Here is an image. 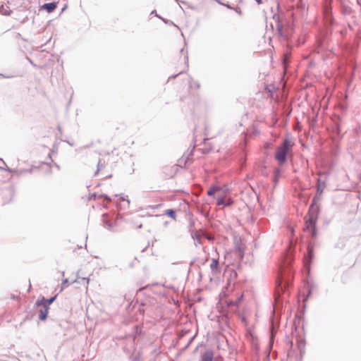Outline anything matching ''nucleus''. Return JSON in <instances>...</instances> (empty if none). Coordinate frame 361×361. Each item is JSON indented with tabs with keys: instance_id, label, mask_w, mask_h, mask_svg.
Segmentation results:
<instances>
[{
	"instance_id": "6e6552de",
	"label": "nucleus",
	"mask_w": 361,
	"mask_h": 361,
	"mask_svg": "<svg viewBox=\"0 0 361 361\" xmlns=\"http://www.w3.org/2000/svg\"><path fill=\"white\" fill-rule=\"evenodd\" d=\"M326 188V183L324 180H322L321 178H318L317 183V192L319 194H322Z\"/></svg>"
},
{
	"instance_id": "cd10ccee",
	"label": "nucleus",
	"mask_w": 361,
	"mask_h": 361,
	"mask_svg": "<svg viewBox=\"0 0 361 361\" xmlns=\"http://www.w3.org/2000/svg\"><path fill=\"white\" fill-rule=\"evenodd\" d=\"M40 306L44 307V297H42L39 300H37L35 302V307H40Z\"/></svg>"
},
{
	"instance_id": "864d4df0",
	"label": "nucleus",
	"mask_w": 361,
	"mask_h": 361,
	"mask_svg": "<svg viewBox=\"0 0 361 361\" xmlns=\"http://www.w3.org/2000/svg\"><path fill=\"white\" fill-rule=\"evenodd\" d=\"M28 60L33 66H36V65L34 63V62H32L31 59H28Z\"/></svg>"
},
{
	"instance_id": "c85d7f7f",
	"label": "nucleus",
	"mask_w": 361,
	"mask_h": 361,
	"mask_svg": "<svg viewBox=\"0 0 361 361\" xmlns=\"http://www.w3.org/2000/svg\"><path fill=\"white\" fill-rule=\"evenodd\" d=\"M104 167V164L102 163V160L99 159V161H98V164H97V171L95 172V175H97L99 171Z\"/></svg>"
},
{
	"instance_id": "e2e57ef3",
	"label": "nucleus",
	"mask_w": 361,
	"mask_h": 361,
	"mask_svg": "<svg viewBox=\"0 0 361 361\" xmlns=\"http://www.w3.org/2000/svg\"><path fill=\"white\" fill-rule=\"evenodd\" d=\"M68 145H70L71 146H73V143H71L69 141H66Z\"/></svg>"
},
{
	"instance_id": "e433bc0d",
	"label": "nucleus",
	"mask_w": 361,
	"mask_h": 361,
	"mask_svg": "<svg viewBox=\"0 0 361 361\" xmlns=\"http://www.w3.org/2000/svg\"><path fill=\"white\" fill-rule=\"evenodd\" d=\"M184 72H185V71H180L178 73H177V74L172 75L171 76H170V77L169 78V79H171V78H176L177 76H178L179 75L183 74Z\"/></svg>"
},
{
	"instance_id": "4d7b16f0",
	"label": "nucleus",
	"mask_w": 361,
	"mask_h": 361,
	"mask_svg": "<svg viewBox=\"0 0 361 361\" xmlns=\"http://www.w3.org/2000/svg\"><path fill=\"white\" fill-rule=\"evenodd\" d=\"M66 8H67V5L66 4V5H64V6H63V8H62V12H63L65 9H66Z\"/></svg>"
},
{
	"instance_id": "c756f323",
	"label": "nucleus",
	"mask_w": 361,
	"mask_h": 361,
	"mask_svg": "<svg viewBox=\"0 0 361 361\" xmlns=\"http://www.w3.org/2000/svg\"><path fill=\"white\" fill-rule=\"evenodd\" d=\"M322 194H319L318 192H317L316 195L313 197L312 202H314V204H317V201H319L321 199Z\"/></svg>"
},
{
	"instance_id": "7ed1b4c3",
	"label": "nucleus",
	"mask_w": 361,
	"mask_h": 361,
	"mask_svg": "<svg viewBox=\"0 0 361 361\" xmlns=\"http://www.w3.org/2000/svg\"><path fill=\"white\" fill-rule=\"evenodd\" d=\"M290 281L283 276H280L276 281V300H278L280 295L284 293L289 288Z\"/></svg>"
},
{
	"instance_id": "ddd939ff",
	"label": "nucleus",
	"mask_w": 361,
	"mask_h": 361,
	"mask_svg": "<svg viewBox=\"0 0 361 361\" xmlns=\"http://www.w3.org/2000/svg\"><path fill=\"white\" fill-rule=\"evenodd\" d=\"M325 23L329 26H332L334 24V18L333 14L324 16Z\"/></svg>"
},
{
	"instance_id": "4c0bfd02",
	"label": "nucleus",
	"mask_w": 361,
	"mask_h": 361,
	"mask_svg": "<svg viewBox=\"0 0 361 361\" xmlns=\"http://www.w3.org/2000/svg\"><path fill=\"white\" fill-rule=\"evenodd\" d=\"M233 10H234V11H235V13H237L238 15H240V16H241V15H242V11H241V9H240V7H235V8H234V9H233Z\"/></svg>"
},
{
	"instance_id": "58836bf2",
	"label": "nucleus",
	"mask_w": 361,
	"mask_h": 361,
	"mask_svg": "<svg viewBox=\"0 0 361 361\" xmlns=\"http://www.w3.org/2000/svg\"><path fill=\"white\" fill-rule=\"evenodd\" d=\"M70 285V282L68 281V279H63V281H62V286H69Z\"/></svg>"
},
{
	"instance_id": "f704fd0d",
	"label": "nucleus",
	"mask_w": 361,
	"mask_h": 361,
	"mask_svg": "<svg viewBox=\"0 0 361 361\" xmlns=\"http://www.w3.org/2000/svg\"><path fill=\"white\" fill-rule=\"evenodd\" d=\"M184 61H185V63L186 64L187 68H188L189 59H188V51H186V54L184 56Z\"/></svg>"
},
{
	"instance_id": "0eeeda50",
	"label": "nucleus",
	"mask_w": 361,
	"mask_h": 361,
	"mask_svg": "<svg viewBox=\"0 0 361 361\" xmlns=\"http://www.w3.org/2000/svg\"><path fill=\"white\" fill-rule=\"evenodd\" d=\"M214 353L212 350H207L202 355V361H213Z\"/></svg>"
},
{
	"instance_id": "4be33fe9",
	"label": "nucleus",
	"mask_w": 361,
	"mask_h": 361,
	"mask_svg": "<svg viewBox=\"0 0 361 361\" xmlns=\"http://www.w3.org/2000/svg\"><path fill=\"white\" fill-rule=\"evenodd\" d=\"M235 252L236 255L240 258L243 259L244 257L243 250L239 247V245L235 246Z\"/></svg>"
},
{
	"instance_id": "052dcab7",
	"label": "nucleus",
	"mask_w": 361,
	"mask_h": 361,
	"mask_svg": "<svg viewBox=\"0 0 361 361\" xmlns=\"http://www.w3.org/2000/svg\"><path fill=\"white\" fill-rule=\"evenodd\" d=\"M4 9V6H0V13H1L2 10Z\"/></svg>"
},
{
	"instance_id": "5fc2aeb1",
	"label": "nucleus",
	"mask_w": 361,
	"mask_h": 361,
	"mask_svg": "<svg viewBox=\"0 0 361 361\" xmlns=\"http://www.w3.org/2000/svg\"><path fill=\"white\" fill-rule=\"evenodd\" d=\"M256 2L258 4H260L262 3V0H255Z\"/></svg>"
},
{
	"instance_id": "6ab92c4d",
	"label": "nucleus",
	"mask_w": 361,
	"mask_h": 361,
	"mask_svg": "<svg viewBox=\"0 0 361 361\" xmlns=\"http://www.w3.org/2000/svg\"><path fill=\"white\" fill-rule=\"evenodd\" d=\"M219 266V259L216 258H213L212 260V264L210 265V269L212 271H215Z\"/></svg>"
},
{
	"instance_id": "7c9ffc66",
	"label": "nucleus",
	"mask_w": 361,
	"mask_h": 361,
	"mask_svg": "<svg viewBox=\"0 0 361 361\" xmlns=\"http://www.w3.org/2000/svg\"><path fill=\"white\" fill-rule=\"evenodd\" d=\"M233 203H234V200L231 197H229L227 200H225V207H229V206L232 205Z\"/></svg>"
},
{
	"instance_id": "9b49d317",
	"label": "nucleus",
	"mask_w": 361,
	"mask_h": 361,
	"mask_svg": "<svg viewBox=\"0 0 361 361\" xmlns=\"http://www.w3.org/2000/svg\"><path fill=\"white\" fill-rule=\"evenodd\" d=\"M281 176V169H279V168L275 169V170H274V178H273V182L274 183V185H277Z\"/></svg>"
},
{
	"instance_id": "a19ab883",
	"label": "nucleus",
	"mask_w": 361,
	"mask_h": 361,
	"mask_svg": "<svg viewBox=\"0 0 361 361\" xmlns=\"http://www.w3.org/2000/svg\"><path fill=\"white\" fill-rule=\"evenodd\" d=\"M0 77L4 78H13V75H5L3 73H0Z\"/></svg>"
},
{
	"instance_id": "de8ad7c7",
	"label": "nucleus",
	"mask_w": 361,
	"mask_h": 361,
	"mask_svg": "<svg viewBox=\"0 0 361 361\" xmlns=\"http://www.w3.org/2000/svg\"><path fill=\"white\" fill-rule=\"evenodd\" d=\"M181 2H182L183 4L188 5L190 8H193V7H192V6H190L188 2L185 1H182Z\"/></svg>"
},
{
	"instance_id": "5701e85b",
	"label": "nucleus",
	"mask_w": 361,
	"mask_h": 361,
	"mask_svg": "<svg viewBox=\"0 0 361 361\" xmlns=\"http://www.w3.org/2000/svg\"><path fill=\"white\" fill-rule=\"evenodd\" d=\"M189 87L190 88L195 87L196 88L199 89L200 87V84L198 81L193 80V79L191 78V80L190 81Z\"/></svg>"
},
{
	"instance_id": "338daca9",
	"label": "nucleus",
	"mask_w": 361,
	"mask_h": 361,
	"mask_svg": "<svg viewBox=\"0 0 361 361\" xmlns=\"http://www.w3.org/2000/svg\"><path fill=\"white\" fill-rule=\"evenodd\" d=\"M229 304L234 306V301H231Z\"/></svg>"
},
{
	"instance_id": "79ce46f5",
	"label": "nucleus",
	"mask_w": 361,
	"mask_h": 361,
	"mask_svg": "<svg viewBox=\"0 0 361 361\" xmlns=\"http://www.w3.org/2000/svg\"><path fill=\"white\" fill-rule=\"evenodd\" d=\"M193 339H194V336H193V337H192V338L190 339V341H189V342L188 343V344L186 345L185 348H188V347L190 345V343H191V342L193 341Z\"/></svg>"
},
{
	"instance_id": "f03ea898",
	"label": "nucleus",
	"mask_w": 361,
	"mask_h": 361,
	"mask_svg": "<svg viewBox=\"0 0 361 361\" xmlns=\"http://www.w3.org/2000/svg\"><path fill=\"white\" fill-rule=\"evenodd\" d=\"M293 143L289 137L283 139L280 145L277 147L275 153V159L279 165H283L287 159L288 154L292 151Z\"/></svg>"
},
{
	"instance_id": "49530a36",
	"label": "nucleus",
	"mask_w": 361,
	"mask_h": 361,
	"mask_svg": "<svg viewBox=\"0 0 361 361\" xmlns=\"http://www.w3.org/2000/svg\"><path fill=\"white\" fill-rule=\"evenodd\" d=\"M240 304V301H238L237 300L234 301V306H238Z\"/></svg>"
},
{
	"instance_id": "1a4fd4ad",
	"label": "nucleus",
	"mask_w": 361,
	"mask_h": 361,
	"mask_svg": "<svg viewBox=\"0 0 361 361\" xmlns=\"http://www.w3.org/2000/svg\"><path fill=\"white\" fill-rule=\"evenodd\" d=\"M331 2H332V0H329V3H326L324 5V7H323V14H324V16H326V15H329V14H333L332 13Z\"/></svg>"
},
{
	"instance_id": "37998d69",
	"label": "nucleus",
	"mask_w": 361,
	"mask_h": 361,
	"mask_svg": "<svg viewBox=\"0 0 361 361\" xmlns=\"http://www.w3.org/2000/svg\"><path fill=\"white\" fill-rule=\"evenodd\" d=\"M194 225H195V222H194L192 220H191V221H190V225H189L190 228H191L192 227H193V226H194Z\"/></svg>"
},
{
	"instance_id": "f8f14e48",
	"label": "nucleus",
	"mask_w": 361,
	"mask_h": 361,
	"mask_svg": "<svg viewBox=\"0 0 361 361\" xmlns=\"http://www.w3.org/2000/svg\"><path fill=\"white\" fill-rule=\"evenodd\" d=\"M32 170H33L32 168L29 169H17L16 171V175L15 176H16L18 177H20V176H23L25 173H32Z\"/></svg>"
},
{
	"instance_id": "c9c22d12",
	"label": "nucleus",
	"mask_w": 361,
	"mask_h": 361,
	"mask_svg": "<svg viewBox=\"0 0 361 361\" xmlns=\"http://www.w3.org/2000/svg\"><path fill=\"white\" fill-rule=\"evenodd\" d=\"M115 196H116V197H117V196L120 197L121 198V200H123V201H127V202H128V204H130V200L128 199V197H125L123 195V194L115 195Z\"/></svg>"
},
{
	"instance_id": "13d9d810",
	"label": "nucleus",
	"mask_w": 361,
	"mask_h": 361,
	"mask_svg": "<svg viewBox=\"0 0 361 361\" xmlns=\"http://www.w3.org/2000/svg\"><path fill=\"white\" fill-rule=\"evenodd\" d=\"M6 192H8V193H11L12 192V190L11 189H7L6 190Z\"/></svg>"
},
{
	"instance_id": "f257e3e1",
	"label": "nucleus",
	"mask_w": 361,
	"mask_h": 361,
	"mask_svg": "<svg viewBox=\"0 0 361 361\" xmlns=\"http://www.w3.org/2000/svg\"><path fill=\"white\" fill-rule=\"evenodd\" d=\"M319 207L312 202L308 209V218L305 220V231L310 233L311 240L316 239L317 235V221L319 214Z\"/></svg>"
},
{
	"instance_id": "680f3d73",
	"label": "nucleus",
	"mask_w": 361,
	"mask_h": 361,
	"mask_svg": "<svg viewBox=\"0 0 361 361\" xmlns=\"http://www.w3.org/2000/svg\"><path fill=\"white\" fill-rule=\"evenodd\" d=\"M58 130L61 133V127L60 126H58Z\"/></svg>"
},
{
	"instance_id": "ea45409f",
	"label": "nucleus",
	"mask_w": 361,
	"mask_h": 361,
	"mask_svg": "<svg viewBox=\"0 0 361 361\" xmlns=\"http://www.w3.org/2000/svg\"><path fill=\"white\" fill-rule=\"evenodd\" d=\"M224 6H226L228 9H231V10L234 9V7H233L231 5H230L228 4H224Z\"/></svg>"
},
{
	"instance_id": "393cba45",
	"label": "nucleus",
	"mask_w": 361,
	"mask_h": 361,
	"mask_svg": "<svg viewBox=\"0 0 361 361\" xmlns=\"http://www.w3.org/2000/svg\"><path fill=\"white\" fill-rule=\"evenodd\" d=\"M276 31L280 36H283V25L279 22H278L276 24Z\"/></svg>"
},
{
	"instance_id": "4468645a",
	"label": "nucleus",
	"mask_w": 361,
	"mask_h": 361,
	"mask_svg": "<svg viewBox=\"0 0 361 361\" xmlns=\"http://www.w3.org/2000/svg\"><path fill=\"white\" fill-rule=\"evenodd\" d=\"M191 236L193 238V240H195V245H197V243L198 244L201 243V238H200V235H198L197 231H191Z\"/></svg>"
},
{
	"instance_id": "9d476101",
	"label": "nucleus",
	"mask_w": 361,
	"mask_h": 361,
	"mask_svg": "<svg viewBox=\"0 0 361 361\" xmlns=\"http://www.w3.org/2000/svg\"><path fill=\"white\" fill-rule=\"evenodd\" d=\"M341 11L343 15L349 16L353 12V9L350 6L342 3L341 6Z\"/></svg>"
},
{
	"instance_id": "6e6d98bb",
	"label": "nucleus",
	"mask_w": 361,
	"mask_h": 361,
	"mask_svg": "<svg viewBox=\"0 0 361 361\" xmlns=\"http://www.w3.org/2000/svg\"><path fill=\"white\" fill-rule=\"evenodd\" d=\"M145 312V309H139L140 313H143Z\"/></svg>"
},
{
	"instance_id": "2eb2a0df",
	"label": "nucleus",
	"mask_w": 361,
	"mask_h": 361,
	"mask_svg": "<svg viewBox=\"0 0 361 361\" xmlns=\"http://www.w3.org/2000/svg\"><path fill=\"white\" fill-rule=\"evenodd\" d=\"M220 190H221V188L220 187H219L217 185H213L208 190L207 195L209 196H213L216 191H220Z\"/></svg>"
},
{
	"instance_id": "c03bdc74",
	"label": "nucleus",
	"mask_w": 361,
	"mask_h": 361,
	"mask_svg": "<svg viewBox=\"0 0 361 361\" xmlns=\"http://www.w3.org/2000/svg\"><path fill=\"white\" fill-rule=\"evenodd\" d=\"M243 298V295L242 294L240 297L237 298L238 301H240V303L242 302Z\"/></svg>"
},
{
	"instance_id": "aec40b11",
	"label": "nucleus",
	"mask_w": 361,
	"mask_h": 361,
	"mask_svg": "<svg viewBox=\"0 0 361 361\" xmlns=\"http://www.w3.org/2000/svg\"><path fill=\"white\" fill-rule=\"evenodd\" d=\"M166 215H167L169 217L175 219L176 217V211L173 209H169L166 210L165 212Z\"/></svg>"
},
{
	"instance_id": "2f4dec72",
	"label": "nucleus",
	"mask_w": 361,
	"mask_h": 361,
	"mask_svg": "<svg viewBox=\"0 0 361 361\" xmlns=\"http://www.w3.org/2000/svg\"><path fill=\"white\" fill-rule=\"evenodd\" d=\"M3 170L6 171H8L9 173H13V176H15L16 175V171L17 169H11V168L6 167V168H4Z\"/></svg>"
},
{
	"instance_id": "bb28decb",
	"label": "nucleus",
	"mask_w": 361,
	"mask_h": 361,
	"mask_svg": "<svg viewBox=\"0 0 361 361\" xmlns=\"http://www.w3.org/2000/svg\"><path fill=\"white\" fill-rule=\"evenodd\" d=\"M194 149H195V147H193L191 149H188V151L186 152V153L184 154H185L186 159L189 160L190 157L193 155Z\"/></svg>"
},
{
	"instance_id": "3c124183",
	"label": "nucleus",
	"mask_w": 361,
	"mask_h": 361,
	"mask_svg": "<svg viewBox=\"0 0 361 361\" xmlns=\"http://www.w3.org/2000/svg\"><path fill=\"white\" fill-rule=\"evenodd\" d=\"M149 243H148L147 245L145 247H144V248L141 250V252H144V251H145V250L148 247V246H149Z\"/></svg>"
},
{
	"instance_id": "412c9836",
	"label": "nucleus",
	"mask_w": 361,
	"mask_h": 361,
	"mask_svg": "<svg viewBox=\"0 0 361 361\" xmlns=\"http://www.w3.org/2000/svg\"><path fill=\"white\" fill-rule=\"evenodd\" d=\"M216 205L222 206L223 207H225V199L223 196H219L217 197Z\"/></svg>"
},
{
	"instance_id": "09e8293b",
	"label": "nucleus",
	"mask_w": 361,
	"mask_h": 361,
	"mask_svg": "<svg viewBox=\"0 0 361 361\" xmlns=\"http://www.w3.org/2000/svg\"><path fill=\"white\" fill-rule=\"evenodd\" d=\"M215 1H216L218 4H219L220 5H223L224 4V3H223L221 0H214Z\"/></svg>"
},
{
	"instance_id": "72a5a7b5",
	"label": "nucleus",
	"mask_w": 361,
	"mask_h": 361,
	"mask_svg": "<svg viewBox=\"0 0 361 361\" xmlns=\"http://www.w3.org/2000/svg\"><path fill=\"white\" fill-rule=\"evenodd\" d=\"M131 360L132 361H142V360L141 359V357L139 355L133 356L131 357Z\"/></svg>"
},
{
	"instance_id": "603ef678",
	"label": "nucleus",
	"mask_w": 361,
	"mask_h": 361,
	"mask_svg": "<svg viewBox=\"0 0 361 361\" xmlns=\"http://www.w3.org/2000/svg\"><path fill=\"white\" fill-rule=\"evenodd\" d=\"M82 279H83V280H85L87 283H89V281H90L89 278H85V277H84V278H82Z\"/></svg>"
},
{
	"instance_id": "bf43d9fd",
	"label": "nucleus",
	"mask_w": 361,
	"mask_h": 361,
	"mask_svg": "<svg viewBox=\"0 0 361 361\" xmlns=\"http://www.w3.org/2000/svg\"><path fill=\"white\" fill-rule=\"evenodd\" d=\"M140 305H141L142 306H146V305H147L146 302H142L140 303Z\"/></svg>"
},
{
	"instance_id": "f3484780",
	"label": "nucleus",
	"mask_w": 361,
	"mask_h": 361,
	"mask_svg": "<svg viewBox=\"0 0 361 361\" xmlns=\"http://www.w3.org/2000/svg\"><path fill=\"white\" fill-rule=\"evenodd\" d=\"M188 159H186L185 158V154H183L178 161V165L181 167V168H184L185 167V165L188 162Z\"/></svg>"
},
{
	"instance_id": "20e7f679",
	"label": "nucleus",
	"mask_w": 361,
	"mask_h": 361,
	"mask_svg": "<svg viewBox=\"0 0 361 361\" xmlns=\"http://www.w3.org/2000/svg\"><path fill=\"white\" fill-rule=\"evenodd\" d=\"M314 257V247L310 242L307 245V253L305 255L306 263H311Z\"/></svg>"
},
{
	"instance_id": "8fccbe9b",
	"label": "nucleus",
	"mask_w": 361,
	"mask_h": 361,
	"mask_svg": "<svg viewBox=\"0 0 361 361\" xmlns=\"http://www.w3.org/2000/svg\"><path fill=\"white\" fill-rule=\"evenodd\" d=\"M0 164L6 165L5 161L1 158H0Z\"/></svg>"
},
{
	"instance_id": "a18cd8bd",
	"label": "nucleus",
	"mask_w": 361,
	"mask_h": 361,
	"mask_svg": "<svg viewBox=\"0 0 361 361\" xmlns=\"http://www.w3.org/2000/svg\"><path fill=\"white\" fill-rule=\"evenodd\" d=\"M311 293H312L311 289H308L307 295L306 300H307L308 297L311 295Z\"/></svg>"
},
{
	"instance_id": "39448f33",
	"label": "nucleus",
	"mask_w": 361,
	"mask_h": 361,
	"mask_svg": "<svg viewBox=\"0 0 361 361\" xmlns=\"http://www.w3.org/2000/svg\"><path fill=\"white\" fill-rule=\"evenodd\" d=\"M56 2L45 3L42 6H41L40 9L45 10L47 13H50L56 9Z\"/></svg>"
},
{
	"instance_id": "774afa93",
	"label": "nucleus",
	"mask_w": 361,
	"mask_h": 361,
	"mask_svg": "<svg viewBox=\"0 0 361 361\" xmlns=\"http://www.w3.org/2000/svg\"><path fill=\"white\" fill-rule=\"evenodd\" d=\"M152 13L155 14V16L157 15L156 11H152Z\"/></svg>"
},
{
	"instance_id": "a878e982",
	"label": "nucleus",
	"mask_w": 361,
	"mask_h": 361,
	"mask_svg": "<svg viewBox=\"0 0 361 361\" xmlns=\"http://www.w3.org/2000/svg\"><path fill=\"white\" fill-rule=\"evenodd\" d=\"M103 222H104V226L108 227L109 228L114 227V225L116 224L115 222H112L108 219H104Z\"/></svg>"
},
{
	"instance_id": "473e14b6",
	"label": "nucleus",
	"mask_w": 361,
	"mask_h": 361,
	"mask_svg": "<svg viewBox=\"0 0 361 361\" xmlns=\"http://www.w3.org/2000/svg\"><path fill=\"white\" fill-rule=\"evenodd\" d=\"M99 197H103L107 202H110L111 200V197L106 194H102Z\"/></svg>"
},
{
	"instance_id": "423d86ee",
	"label": "nucleus",
	"mask_w": 361,
	"mask_h": 361,
	"mask_svg": "<svg viewBox=\"0 0 361 361\" xmlns=\"http://www.w3.org/2000/svg\"><path fill=\"white\" fill-rule=\"evenodd\" d=\"M49 310V307H42V308L39 310L38 318L39 320L44 321L47 319Z\"/></svg>"
},
{
	"instance_id": "a211bd4d",
	"label": "nucleus",
	"mask_w": 361,
	"mask_h": 361,
	"mask_svg": "<svg viewBox=\"0 0 361 361\" xmlns=\"http://www.w3.org/2000/svg\"><path fill=\"white\" fill-rule=\"evenodd\" d=\"M333 132L337 135L339 136L341 134V126L338 122H335L333 126Z\"/></svg>"
},
{
	"instance_id": "dca6fc26",
	"label": "nucleus",
	"mask_w": 361,
	"mask_h": 361,
	"mask_svg": "<svg viewBox=\"0 0 361 361\" xmlns=\"http://www.w3.org/2000/svg\"><path fill=\"white\" fill-rule=\"evenodd\" d=\"M57 295H54L52 297H50L49 298H45L44 297V307H49V306L54 302V301L56 300Z\"/></svg>"
},
{
	"instance_id": "69168bd1",
	"label": "nucleus",
	"mask_w": 361,
	"mask_h": 361,
	"mask_svg": "<svg viewBox=\"0 0 361 361\" xmlns=\"http://www.w3.org/2000/svg\"><path fill=\"white\" fill-rule=\"evenodd\" d=\"M274 336L273 334H271V337H270V341H272V339H274Z\"/></svg>"
},
{
	"instance_id": "0e129e2a",
	"label": "nucleus",
	"mask_w": 361,
	"mask_h": 361,
	"mask_svg": "<svg viewBox=\"0 0 361 361\" xmlns=\"http://www.w3.org/2000/svg\"><path fill=\"white\" fill-rule=\"evenodd\" d=\"M129 266H130V267H133V266H134L133 262L130 263V264H129Z\"/></svg>"
},
{
	"instance_id": "b1692460",
	"label": "nucleus",
	"mask_w": 361,
	"mask_h": 361,
	"mask_svg": "<svg viewBox=\"0 0 361 361\" xmlns=\"http://www.w3.org/2000/svg\"><path fill=\"white\" fill-rule=\"evenodd\" d=\"M156 16H157V17H158L159 18H160V19H161V20L164 23H166V24H171V25H174L175 27H176L178 29H179V30H180L179 26H178L177 25H176L173 22L170 21L169 20H167V19H166V18H163L160 17V16H158V15H156Z\"/></svg>"
}]
</instances>
